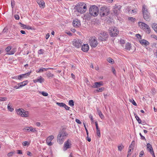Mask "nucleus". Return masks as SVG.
<instances>
[{"label": "nucleus", "mask_w": 157, "mask_h": 157, "mask_svg": "<svg viewBox=\"0 0 157 157\" xmlns=\"http://www.w3.org/2000/svg\"><path fill=\"white\" fill-rule=\"evenodd\" d=\"M76 9L78 12L80 13L85 12L87 9V6L84 2H80L77 4L75 6Z\"/></svg>", "instance_id": "1"}, {"label": "nucleus", "mask_w": 157, "mask_h": 157, "mask_svg": "<svg viewBox=\"0 0 157 157\" xmlns=\"http://www.w3.org/2000/svg\"><path fill=\"white\" fill-rule=\"evenodd\" d=\"M68 134L64 131H61L60 132L57 136V141L60 144H62L63 142L64 139L67 136Z\"/></svg>", "instance_id": "2"}, {"label": "nucleus", "mask_w": 157, "mask_h": 157, "mask_svg": "<svg viewBox=\"0 0 157 157\" xmlns=\"http://www.w3.org/2000/svg\"><path fill=\"white\" fill-rule=\"evenodd\" d=\"M89 12L90 15L94 17H95L98 14L99 9L95 5L91 6L89 9Z\"/></svg>", "instance_id": "3"}, {"label": "nucleus", "mask_w": 157, "mask_h": 157, "mask_svg": "<svg viewBox=\"0 0 157 157\" xmlns=\"http://www.w3.org/2000/svg\"><path fill=\"white\" fill-rule=\"evenodd\" d=\"M109 32L110 36L113 37L117 36L119 33L117 29L114 27H110L109 29Z\"/></svg>", "instance_id": "4"}, {"label": "nucleus", "mask_w": 157, "mask_h": 157, "mask_svg": "<svg viewBox=\"0 0 157 157\" xmlns=\"http://www.w3.org/2000/svg\"><path fill=\"white\" fill-rule=\"evenodd\" d=\"M109 13V10L106 7H101L100 9L99 14L101 17L107 16Z\"/></svg>", "instance_id": "5"}, {"label": "nucleus", "mask_w": 157, "mask_h": 157, "mask_svg": "<svg viewBox=\"0 0 157 157\" xmlns=\"http://www.w3.org/2000/svg\"><path fill=\"white\" fill-rule=\"evenodd\" d=\"M109 36L107 32H102L100 33V35L98 37V39L101 41H105Z\"/></svg>", "instance_id": "6"}, {"label": "nucleus", "mask_w": 157, "mask_h": 157, "mask_svg": "<svg viewBox=\"0 0 157 157\" xmlns=\"http://www.w3.org/2000/svg\"><path fill=\"white\" fill-rule=\"evenodd\" d=\"M89 43L92 47L94 48L96 47L98 44L97 39L95 37H90L89 40Z\"/></svg>", "instance_id": "7"}, {"label": "nucleus", "mask_w": 157, "mask_h": 157, "mask_svg": "<svg viewBox=\"0 0 157 157\" xmlns=\"http://www.w3.org/2000/svg\"><path fill=\"white\" fill-rule=\"evenodd\" d=\"M73 45L77 48L80 47L82 44V41L78 39H75L72 42Z\"/></svg>", "instance_id": "8"}, {"label": "nucleus", "mask_w": 157, "mask_h": 157, "mask_svg": "<svg viewBox=\"0 0 157 157\" xmlns=\"http://www.w3.org/2000/svg\"><path fill=\"white\" fill-rule=\"evenodd\" d=\"M71 140L68 139L67 141L65 142L63 148V150L66 151L68 149L70 148L71 147Z\"/></svg>", "instance_id": "9"}, {"label": "nucleus", "mask_w": 157, "mask_h": 157, "mask_svg": "<svg viewBox=\"0 0 157 157\" xmlns=\"http://www.w3.org/2000/svg\"><path fill=\"white\" fill-rule=\"evenodd\" d=\"M142 11L143 17L145 20L147 21V9L146 6L144 5L143 6Z\"/></svg>", "instance_id": "10"}, {"label": "nucleus", "mask_w": 157, "mask_h": 157, "mask_svg": "<svg viewBox=\"0 0 157 157\" xmlns=\"http://www.w3.org/2000/svg\"><path fill=\"white\" fill-rule=\"evenodd\" d=\"M148 151L152 155L153 157H155L152 147L149 143H148Z\"/></svg>", "instance_id": "11"}, {"label": "nucleus", "mask_w": 157, "mask_h": 157, "mask_svg": "<svg viewBox=\"0 0 157 157\" xmlns=\"http://www.w3.org/2000/svg\"><path fill=\"white\" fill-rule=\"evenodd\" d=\"M54 137L51 135L48 136L46 142L47 144L49 146H51L52 145L51 141L54 139Z\"/></svg>", "instance_id": "12"}, {"label": "nucleus", "mask_w": 157, "mask_h": 157, "mask_svg": "<svg viewBox=\"0 0 157 157\" xmlns=\"http://www.w3.org/2000/svg\"><path fill=\"white\" fill-rule=\"evenodd\" d=\"M31 73V71H30L28 72L27 73H26L25 74H23L21 75H20L18 76V79H20L21 78H26L28 76H29L30 75V74Z\"/></svg>", "instance_id": "13"}, {"label": "nucleus", "mask_w": 157, "mask_h": 157, "mask_svg": "<svg viewBox=\"0 0 157 157\" xmlns=\"http://www.w3.org/2000/svg\"><path fill=\"white\" fill-rule=\"evenodd\" d=\"M103 85V84L102 81H100L99 82H95L93 85L92 87L94 88H98L102 86Z\"/></svg>", "instance_id": "14"}, {"label": "nucleus", "mask_w": 157, "mask_h": 157, "mask_svg": "<svg viewBox=\"0 0 157 157\" xmlns=\"http://www.w3.org/2000/svg\"><path fill=\"white\" fill-rule=\"evenodd\" d=\"M139 27L143 30H146V28L147 29V25L143 22H139L138 23Z\"/></svg>", "instance_id": "15"}, {"label": "nucleus", "mask_w": 157, "mask_h": 157, "mask_svg": "<svg viewBox=\"0 0 157 157\" xmlns=\"http://www.w3.org/2000/svg\"><path fill=\"white\" fill-rule=\"evenodd\" d=\"M73 25L75 28H78L80 25V22L78 19H75L73 22Z\"/></svg>", "instance_id": "16"}, {"label": "nucleus", "mask_w": 157, "mask_h": 157, "mask_svg": "<svg viewBox=\"0 0 157 157\" xmlns=\"http://www.w3.org/2000/svg\"><path fill=\"white\" fill-rule=\"evenodd\" d=\"M89 49V46L88 44H85L82 45L81 49L84 52H87Z\"/></svg>", "instance_id": "17"}, {"label": "nucleus", "mask_w": 157, "mask_h": 157, "mask_svg": "<svg viewBox=\"0 0 157 157\" xmlns=\"http://www.w3.org/2000/svg\"><path fill=\"white\" fill-rule=\"evenodd\" d=\"M44 78H42L41 76L38 77L37 78L33 80V82L34 83H36L37 82H39L40 83H42L44 81Z\"/></svg>", "instance_id": "18"}, {"label": "nucleus", "mask_w": 157, "mask_h": 157, "mask_svg": "<svg viewBox=\"0 0 157 157\" xmlns=\"http://www.w3.org/2000/svg\"><path fill=\"white\" fill-rule=\"evenodd\" d=\"M23 113L22 115V117H27L29 116V113L28 111L25 110H23Z\"/></svg>", "instance_id": "19"}, {"label": "nucleus", "mask_w": 157, "mask_h": 157, "mask_svg": "<svg viewBox=\"0 0 157 157\" xmlns=\"http://www.w3.org/2000/svg\"><path fill=\"white\" fill-rule=\"evenodd\" d=\"M24 110L23 109H19L17 110V114H19L22 117V115L23 113V111L22 110Z\"/></svg>", "instance_id": "20"}, {"label": "nucleus", "mask_w": 157, "mask_h": 157, "mask_svg": "<svg viewBox=\"0 0 157 157\" xmlns=\"http://www.w3.org/2000/svg\"><path fill=\"white\" fill-rule=\"evenodd\" d=\"M37 3L40 6V7H41L42 6L43 7V8L44 7L45 3L43 1L40 0H38Z\"/></svg>", "instance_id": "21"}, {"label": "nucleus", "mask_w": 157, "mask_h": 157, "mask_svg": "<svg viewBox=\"0 0 157 157\" xmlns=\"http://www.w3.org/2000/svg\"><path fill=\"white\" fill-rule=\"evenodd\" d=\"M28 82V81L27 80L25 81H23L19 83V86L21 87L23 86H25Z\"/></svg>", "instance_id": "22"}, {"label": "nucleus", "mask_w": 157, "mask_h": 157, "mask_svg": "<svg viewBox=\"0 0 157 157\" xmlns=\"http://www.w3.org/2000/svg\"><path fill=\"white\" fill-rule=\"evenodd\" d=\"M7 109L8 110L11 112H12L14 110L12 107V105L10 104V103L8 105Z\"/></svg>", "instance_id": "23"}, {"label": "nucleus", "mask_w": 157, "mask_h": 157, "mask_svg": "<svg viewBox=\"0 0 157 157\" xmlns=\"http://www.w3.org/2000/svg\"><path fill=\"white\" fill-rule=\"evenodd\" d=\"M139 42L142 45L146 46V45H147L146 42L147 41L143 39L142 40H139Z\"/></svg>", "instance_id": "24"}, {"label": "nucleus", "mask_w": 157, "mask_h": 157, "mask_svg": "<svg viewBox=\"0 0 157 157\" xmlns=\"http://www.w3.org/2000/svg\"><path fill=\"white\" fill-rule=\"evenodd\" d=\"M98 113L100 118L101 119L104 117V116L102 113L101 112L99 109H97Z\"/></svg>", "instance_id": "25"}, {"label": "nucleus", "mask_w": 157, "mask_h": 157, "mask_svg": "<svg viewBox=\"0 0 157 157\" xmlns=\"http://www.w3.org/2000/svg\"><path fill=\"white\" fill-rule=\"evenodd\" d=\"M48 70V69L45 68H41L38 71H36V72L37 73H40L43 72L44 71H47Z\"/></svg>", "instance_id": "26"}, {"label": "nucleus", "mask_w": 157, "mask_h": 157, "mask_svg": "<svg viewBox=\"0 0 157 157\" xmlns=\"http://www.w3.org/2000/svg\"><path fill=\"white\" fill-rule=\"evenodd\" d=\"M56 104L57 105L60 107L64 108L65 104L63 102H57Z\"/></svg>", "instance_id": "27"}, {"label": "nucleus", "mask_w": 157, "mask_h": 157, "mask_svg": "<svg viewBox=\"0 0 157 157\" xmlns=\"http://www.w3.org/2000/svg\"><path fill=\"white\" fill-rule=\"evenodd\" d=\"M134 116L136 120L138 121V123L139 124L141 123V120L140 119L138 116L136 114H134Z\"/></svg>", "instance_id": "28"}, {"label": "nucleus", "mask_w": 157, "mask_h": 157, "mask_svg": "<svg viewBox=\"0 0 157 157\" xmlns=\"http://www.w3.org/2000/svg\"><path fill=\"white\" fill-rule=\"evenodd\" d=\"M131 48V44L129 43H128L126 44L125 49L130 50Z\"/></svg>", "instance_id": "29"}, {"label": "nucleus", "mask_w": 157, "mask_h": 157, "mask_svg": "<svg viewBox=\"0 0 157 157\" xmlns=\"http://www.w3.org/2000/svg\"><path fill=\"white\" fill-rule=\"evenodd\" d=\"M16 52V49L13 48L11 51L9 52L7 54L9 55H13V54Z\"/></svg>", "instance_id": "30"}, {"label": "nucleus", "mask_w": 157, "mask_h": 157, "mask_svg": "<svg viewBox=\"0 0 157 157\" xmlns=\"http://www.w3.org/2000/svg\"><path fill=\"white\" fill-rule=\"evenodd\" d=\"M97 130V134L98 136L99 137H100L101 136V133L100 128L99 127L96 128Z\"/></svg>", "instance_id": "31"}, {"label": "nucleus", "mask_w": 157, "mask_h": 157, "mask_svg": "<svg viewBox=\"0 0 157 157\" xmlns=\"http://www.w3.org/2000/svg\"><path fill=\"white\" fill-rule=\"evenodd\" d=\"M129 101L130 102L132 103L135 106H137V104L136 103V102L133 99H129Z\"/></svg>", "instance_id": "32"}, {"label": "nucleus", "mask_w": 157, "mask_h": 157, "mask_svg": "<svg viewBox=\"0 0 157 157\" xmlns=\"http://www.w3.org/2000/svg\"><path fill=\"white\" fill-rule=\"evenodd\" d=\"M69 105L71 106H73L74 105V102L72 100H71L69 101Z\"/></svg>", "instance_id": "33"}, {"label": "nucleus", "mask_w": 157, "mask_h": 157, "mask_svg": "<svg viewBox=\"0 0 157 157\" xmlns=\"http://www.w3.org/2000/svg\"><path fill=\"white\" fill-rule=\"evenodd\" d=\"M121 6L120 5H116L114 7V8L115 9H116L117 10H118V11H120L121 8Z\"/></svg>", "instance_id": "34"}, {"label": "nucleus", "mask_w": 157, "mask_h": 157, "mask_svg": "<svg viewBox=\"0 0 157 157\" xmlns=\"http://www.w3.org/2000/svg\"><path fill=\"white\" fill-rule=\"evenodd\" d=\"M104 89V87H101L100 88L96 90V91L97 92H102L103 90Z\"/></svg>", "instance_id": "35"}, {"label": "nucleus", "mask_w": 157, "mask_h": 157, "mask_svg": "<svg viewBox=\"0 0 157 157\" xmlns=\"http://www.w3.org/2000/svg\"><path fill=\"white\" fill-rule=\"evenodd\" d=\"M12 47L11 46H9L7 47L5 49V51L7 52H10V51Z\"/></svg>", "instance_id": "36"}, {"label": "nucleus", "mask_w": 157, "mask_h": 157, "mask_svg": "<svg viewBox=\"0 0 157 157\" xmlns=\"http://www.w3.org/2000/svg\"><path fill=\"white\" fill-rule=\"evenodd\" d=\"M128 19L129 20L131 21L132 22H134L136 19L135 18H133L132 17H128Z\"/></svg>", "instance_id": "37"}, {"label": "nucleus", "mask_w": 157, "mask_h": 157, "mask_svg": "<svg viewBox=\"0 0 157 157\" xmlns=\"http://www.w3.org/2000/svg\"><path fill=\"white\" fill-rule=\"evenodd\" d=\"M124 146L122 144H121V145H120L119 146H118V150L120 151H121V150L123 149V148H124Z\"/></svg>", "instance_id": "38"}, {"label": "nucleus", "mask_w": 157, "mask_h": 157, "mask_svg": "<svg viewBox=\"0 0 157 157\" xmlns=\"http://www.w3.org/2000/svg\"><path fill=\"white\" fill-rule=\"evenodd\" d=\"M107 60L109 63H113L114 62L113 59L110 57L108 58Z\"/></svg>", "instance_id": "39"}, {"label": "nucleus", "mask_w": 157, "mask_h": 157, "mask_svg": "<svg viewBox=\"0 0 157 157\" xmlns=\"http://www.w3.org/2000/svg\"><path fill=\"white\" fill-rule=\"evenodd\" d=\"M44 50L42 49H40L39 50L38 52V54L40 55L43 54L44 53Z\"/></svg>", "instance_id": "40"}, {"label": "nucleus", "mask_w": 157, "mask_h": 157, "mask_svg": "<svg viewBox=\"0 0 157 157\" xmlns=\"http://www.w3.org/2000/svg\"><path fill=\"white\" fill-rule=\"evenodd\" d=\"M54 76V75L51 73L50 72H48L47 75V76L48 78L50 77H53Z\"/></svg>", "instance_id": "41"}, {"label": "nucleus", "mask_w": 157, "mask_h": 157, "mask_svg": "<svg viewBox=\"0 0 157 157\" xmlns=\"http://www.w3.org/2000/svg\"><path fill=\"white\" fill-rule=\"evenodd\" d=\"M119 11H118V10L115 9V8H113V12L114 13V14H115L116 15H117V13H118V12Z\"/></svg>", "instance_id": "42"}, {"label": "nucleus", "mask_w": 157, "mask_h": 157, "mask_svg": "<svg viewBox=\"0 0 157 157\" xmlns=\"http://www.w3.org/2000/svg\"><path fill=\"white\" fill-rule=\"evenodd\" d=\"M29 128H30V131H31L32 132H35L36 131L35 128H33V127H30Z\"/></svg>", "instance_id": "43"}, {"label": "nucleus", "mask_w": 157, "mask_h": 157, "mask_svg": "<svg viewBox=\"0 0 157 157\" xmlns=\"http://www.w3.org/2000/svg\"><path fill=\"white\" fill-rule=\"evenodd\" d=\"M7 98L6 97H0V101H6Z\"/></svg>", "instance_id": "44"}, {"label": "nucleus", "mask_w": 157, "mask_h": 157, "mask_svg": "<svg viewBox=\"0 0 157 157\" xmlns=\"http://www.w3.org/2000/svg\"><path fill=\"white\" fill-rule=\"evenodd\" d=\"M144 154L143 151H141L140 153L139 157H142V156Z\"/></svg>", "instance_id": "45"}, {"label": "nucleus", "mask_w": 157, "mask_h": 157, "mask_svg": "<svg viewBox=\"0 0 157 157\" xmlns=\"http://www.w3.org/2000/svg\"><path fill=\"white\" fill-rule=\"evenodd\" d=\"M19 24L23 28L25 29L26 25H25L24 24H22L21 22L19 23Z\"/></svg>", "instance_id": "46"}, {"label": "nucleus", "mask_w": 157, "mask_h": 157, "mask_svg": "<svg viewBox=\"0 0 157 157\" xmlns=\"http://www.w3.org/2000/svg\"><path fill=\"white\" fill-rule=\"evenodd\" d=\"M41 94L44 96H47L48 95L47 93H46L43 91L42 92Z\"/></svg>", "instance_id": "47"}, {"label": "nucleus", "mask_w": 157, "mask_h": 157, "mask_svg": "<svg viewBox=\"0 0 157 157\" xmlns=\"http://www.w3.org/2000/svg\"><path fill=\"white\" fill-rule=\"evenodd\" d=\"M137 11V9H133L131 10V13H136Z\"/></svg>", "instance_id": "48"}, {"label": "nucleus", "mask_w": 157, "mask_h": 157, "mask_svg": "<svg viewBox=\"0 0 157 157\" xmlns=\"http://www.w3.org/2000/svg\"><path fill=\"white\" fill-rule=\"evenodd\" d=\"M29 127H26L24 129V130L25 132H29L30 131V128Z\"/></svg>", "instance_id": "49"}, {"label": "nucleus", "mask_w": 157, "mask_h": 157, "mask_svg": "<svg viewBox=\"0 0 157 157\" xmlns=\"http://www.w3.org/2000/svg\"><path fill=\"white\" fill-rule=\"evenodd\" d=\"M11 4L12 8H13L14 7L15 5L14 1V0H11Z\"/></svg>", "instance_id": "50"}, {"label": "nucleus", "mask_w": 157, "mask_h": 157, "mask_svg": "<svg viewBox=\"0 0 157 157\" xmlns=\"http://www.w3.org/2000/svg\"><path fill=\"white\" fill-rule=\"evenodd\" d=\"M140 136H141V139H142V140H146V139L145 138L144 136H142L140 133Z\"/></svg>", "instance_id": "51"}, {"label": "nucleus", "mask_w": 157, "mask_h": 157, "mask_svg": "<svg viewBox=\"0 0 157 157\" xmlns=\"http://www.w3.org/2000/svg\"><path fill=\"white\" fill-rule=\"evenodd\" d=\"M136 37L138 39H141V36L139 34H136Z\"/></svg>", "instance_id": "52"}, {"label": "nucleus", "mask_w": 157, "mask_h": 157, "mask_svg": "<svg viewBox=\"0 0 157 157\" xmlns=\"http://www.w3.org/2000/svg\"><path fill=\"white\" fill-rule=\"evenodd\" d=\"M14 17L16 20H18L19 19V17L18 15H14Z\"/></svg>", "instance_id": "53"}, {"label": "nucleus", "mask_w": 157, "mask_h": 157, "mask_svg": "<svg viewBox=\"0 0 157 157\" xmlns=\"http://www.w3.org/2000/svg\"><path fill=\"white\" fill-rule=\"evenodd\" d=\"M64 108L66 110H69L70 107L67 106L66 104H65Z\"/></svg>", "instance_id": "54"}, {"label": "nucleus", "mask_w": 157, "mask_h": 157, "mask_svg": "<svg viewBox=\"0 0 157 157\" xmlns=\"http://www.w3.org/2000/svg\"><path fill=\"white\" fill-rule=\"evenodd\" d=\"M75 121L78 124H82L81 122L78 119H76Z\"/></svg>", "instance_id": "55"}, {"label": "nucleus", "mask_w": 157, "mask_h": 157, "mask_svg": "<svg viewBox=\"0 0 157 157\" xmlns=\"http://www.w3.org/2000/svg\"><path fill=\"white\" fill-rule=\"evenodd\" d=\"M13 154V152H10L8 153L7 155L9 157H10V156H12Z\"/></svg>", "instance_id": "56"}, {"label": "nucleus", "mask_w": 157, "mask_h": 157, "mask_svg": "<svg viewBox=\"0 0 157 157\" xmlns=\"http://www.w3.org/2000/svg\"><path fill=\"white\" fill-rule=\"evenodd\" d=\"M27 154L29 156H31L32 155L31 152L29 151L27 152Z\"/></svg>", "instance_id": "57"}, {"label": "nucleus", "mask_w": 157, "mask_h": 157, "mask_svg": "<svg viewBox=\"0 0 157 157\" xmlns=\"http://www.w3.org/2000/svg\"><path fill=\"white\" fill-rule=\"evenodd\" d=\"M120 43L121 44H124L125 43V41L124 40H121L120 41Z\"/></svg>", "instance_id": "58"}, {"label": "nucleus", "mask_w": 157, "mask_h": 157, "mask_svg": "<svg viewBox=\"0 0 157 157\" xmlns=\"http://www.w3.org/2000/svg\"><path fill=\"white\" fill-rule=\"evenodd\" d=\"M112 71L114 75L116 74V71L115 69L114 68H112Z\"/></svg>", "instance_id": "59"}, {"label": "nucleus", "mask_w": 157, "mask_h": 157, "mask_svg": "<svg viewBox=\"0 0 157 157\" xmlns=\"http://www.w3.org/2000/svg\"><path fill=\"white\" fill-rule=\"evenodd\" d=\"M24 143L23 144L24 146H26L27 144H28V142L27 141H25L23 142Z\"/></svg>", "instance_id": "60"}, {"label": "nucleus", "mask_w": 157, "mask_h": 157, "mask_svg": "<svg viewBox=\"0 0 157 157\" xmlns=\"http://www.w3.org/2000/svg\"><path fill=\"white\" fill-rule=\"evenodd\" d=\"M36 126L39 127L40 126L41 124L39 122H37L36 123Z\"/></svg>", "instance_id": "61"}, {"label": "nucleus", "mask_w": 157, "mask_h": 157, "mask_svg": "<svg viewBox=\"0 0 157 157\" xmlns=\"http://www.w3.org/2000/svg\"><path fill=\"white\" fill-rule=\"evenodd\" d=\"M7 30V29L5 27L3 29V33L6 32Z\"/></svg>", "instance_id": "62"}, {"label": "nucleus", "mask_w": 157, "mask_h": 157, "mask_svg": "<svg viewBox=\"0 0 157 157\" xmlns=\"http://www.w3.org/2000/svg\"><path fill=\"white\" fill-rule=\"evenodd\" d=\"M25 29H32L29 26H27L26 25Z\"/></svg>", "instance_id": "63"}, {"label": "nucleus", "mask_w": 157, "mask_h": 157, "mask_svg": "<svg viewBox=\"0 0 157 157\" xmlns=\"http://www.w3.org/2000/svg\"><path fill=\"white\" fill-rule=\"evenodd\" d=\"M17 153L18 154H22V151L21 150H17Z\"/></svg>", "instance_id": "64"}]
</instances>
